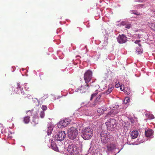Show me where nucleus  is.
Segmentation results:
<instances>
[{"instance_id":"nucleus-12","label":"nucleus","mask_w":155,"mask_h":155,"mask_svg":"<svg viewBox=\"0 0 155 155\" xmlns=\"http://www.w3.org/2000/svg\"><path fill=\"white\" fill-rule=\"evenodd\" d=\"M130 135L132 139L136 138L138 136V131L137 130H134L131 132Z\"/></svg>"},{"instance_id":"nucleus-18","label":"nucleus","mask_w":155,"mask_h":155,"mask_svg":"<svg viewBox=\"0 0 155 155\" xmlns=\"http://www.w3.org/2000/svg\"><path fill=\"white\" fill-rule=\"evenodd\" d=\"M121 24L122 25H123L125 26V28L128 29H129L130 28H131V25L130 24L124 23V22H121Z\"/></svg>"},{"instance_id":"nucleus-27","label":"nucleus","mask_w":155,"mask_h":155,"mask_svg":"<svg viewBox=\"0 0 155 155\" xmlns=\"http://www.w3.org/2000/svg\"><path fill=\"white\" fill-rule=\"evenodd\" d=\"M98 103V101H96V100H95L94 102L92 104L91 106L92 107H94L97 105Z\"/></svg>"},{"instance_id":"nucleus-41","label":"nucleus","mask_w":155,"mask_h":155,"mask_svg":"<svg viewBox=\"0 0 155 155\" xmlns=\"http://www.w3.org/2000/svg\"><path fill=\"white\" fill-rule=\"evenodd\" d=\"M108 101V102H110V101L109 100H107V102Z\"/></svg>"},{"instance_id":"nucleus-8","label":"nucleus","mask_w":155,"mask_h":155,"mask_svg":"<svg viewBox=\"0 0 155 155\" xmlns=\"http://www.w3.org/2000/svg\"><path fill=\"white\" fill-rule=\"evenodd\" d=\"M115 120L114 119H110L107 122V129L111 130L114 127V126L115 124Z\"/></svg>"},{"instance_id":"nucleus-37","label":"nucleus","mask_w":155,"mask_h":155,"mask_svg":"<svg viewBox=\"0 0 155 155\" xmlns=\"http://www.w3.org/2000/svg\"><path fill=\"white\" fill-rule=\"evenodd\" d=\"M120 86V84L118 82V83L117 84L115 85V87L117 88H118Z\"/></svg>"},{"instance_id":"nucleus-16","label":"nucleus","mask_w":155,"mask_h":155,"mask_svg":"<svg viewBox=\"0 0 155 155\" xmlns=\"http://www.w3.org/2000/svg\"><path fill=\"white\" fill-rule=\"evenodd\" d=\"M106 110V109L104 108L103 107H101L100 108H99L97 110V112L101 114H103L104 111Z\"/></svg>"},{"instance_id":"nucleus-1","label":"nucleus","mask_w":155,"mask_h":155,"mask_svg":"<svg viewBox=\"0 0 155 155\" xmlns=\"http://www.w3.org/2000/svg\"><path fill=\"white\" fill-rule=\"evenodd\" d=\"M81 135L85 140H89L93 135V130L89 127H85L82 129Z\"/></svg>"},{"instance_id":"nucleus-32","label":"nucleus","mask_w":155,"mask_h":155,"mask_svg":"<svg viewBox=\"0 0 155 155\" xmlns=\"http://www.w3.org/2000/svg\"><path fill=\"white\" fill-rule=\"evenodd\" d=\"M41 109L43 110H45L47 109V107L45 105H42L41 107Z\"/></svg>"},{"instance_id":"nucleus-42","label":"nucleus","mask_w":155,"mask_h":155,"mask_svg":"<svg viewBox=\"0 0 155 155\" xmlns=\"http://www.w3.org/2000/svg\"><path fill=\"white\" fill-rule=\"evenodd\" d=\"M141 5V6H143V5Z\"/></svg>"},{"instance_id":"nucleus-29","label":"nucleus","mask_w":155,"mask_h":155,"mask_svg":"<svg viewBox=\"0 0 155 155\" xmlns=\"http://www.w3.org/2000/svg\"><path fill=\"white\" fill-rule=\"evenodd\" d=\"M101 97V93H99L98 94V95L97 96V97L96 99H95V100H96V101H98L99 102V100Z\"/></svg>"},{"instance_id":"nucleus-5","label":"nucleus","mask_w":155,"mask_h":155,"mask_svg":"<svg viewBox=\"0 0 155 155\" xmlns=\"http://www.w3.org/2000/svg\"><path fill=\"white\" fill-rule=\"evenodd\" d=\"M66 136L65 132L61 131L59 132L57 134L55 135L54 140L55 141H61L64 140Z\"/></svg>"},{"instance_id":"nucleus-22","label":"nucleus","mask_w":155,"mask_h":155,"mask_svg":"<svg viewBox=\"0 0 155 155\" xmlns=\"http://www.w3.org/2000/svg\"><path fill=\"white\" fill-rule=\"evenodd\" d=\"M153 30L155 31V24L152 23H149L148 25Z\"/></svg>"},{"instance_id":"nucleus-20","label":"nucleus","mask_w":155,"mask_h":155,"mask_svg":"<svg viewBox=\"0 0 155 155\" xmlns=\"http://www.w3.org/2000/svg\"><path fill=\"white\" fill-rule=\"evenodd\" d=\"M112 109L113 110L110 111V113H108V114L115 115L118 113L117 110H114L115 109L114 107H113Z\"/></svg>"},{"instance_id":"nucleus-44","label":"nucleus","mask_w":155,"mask_h":155,"mask_svg":"<svg viewBox=\"0 0 155 155\" xmlns=\"http://www.w3.org/2000/svg\"><path fill=\"white\" fill-rule=\"evenodd\" d=\"M110 107V108H112V107Z\"/></svg>"},{"instance_id":"nucleus-14","label":"nucleus","mask_w":155,"mask_h":155,"mask_svg":"<svg viewBox=\"0 0 155 155\" xmlns=\"http://www.w3.org/2000/svg\"><path fill=\"white\" fill-rule=\"evenodd\" d=\"M114 87V86L112 84H110L108 85V88L107 90V94H109L112 91Z\"/></svg>"},{"instance_id":"nucleus-17","label":"nucleus","mask_w":155,"mask_h":155,"mask_svg":"<svg viewBox=\"0 0 155 155\" xmlns=\"http://www.w3.org/2000/svg\"><path fill=\"white\" fill-rule=\"evenodd\" d=\"M145 116L149 119H153L154 118V116L153 114L148 113L146 114Z\"/></svg>"},{"instance_id":"nucleus-10","label":"nucleus","mask_w":155,"mask_h":155,"mask_svg":"<svg viewBox=\"0 0 155 155\" xmlns=\"http://www.w3.org/2000/svg\"><path fill=\"white\" fill-rule=\"evenodd\" d=\"M18 86L17 87L18 90V93H17L18 94L20 95V96L22 97H24L23 96L25 94L24 92V91L23 90L22 88H21V87L20 86V84L18 83L17 84Z\"/></svg>"},{"instance_id":"nucleus-11","label":"nucleus","mask_w":155,"mask_h":155,"mask_svg":"<svg viewBox=\"0 0 155 155\" xmlns=\"http://www.w3.org/2000/svg\"><path fill=\"white\" fill-rule=\"evenodd\" d=\"M101 138L102 142L104 144L107 143V134L102 132L101 133Z\"/></svg>"},{"instance_id":"nucleus-4","label":"nucleus","mask_w":155,"mask_h":155,"mask_svg":"<svg viewBox=\"0 0 155 155\" xmlns=\"http://www.w3.org/2000/svg\"><path fill=\"white\" fill-rule=\"evenodd\" d=\"M71 121V120L68 118L65 119L60 121L58 124V127L60 128L66 127Z\"/></svg>"},{"instance_id":"nucleus-26","label":"nucleus","mask_w":155,"mask_h":155,"mask_svg":"<svg viewBox=\"0 0 155 155\" xmlns=\"http://www.w3.org/2000/svg\"><path fill=\"white\" fill-rule=\"evenodd\" d=\"M52 146H51L52 149L55 151H57L58 150V147L57 146V145L56 144L54 145H52Z\"/></svg>"},{"instance_id":"nucleus-2","label":"nucleus","mask_w":155,"mask_h":155,"mask_svg":"<svg viewBox=\"0 0 155 155\" xmlns=\"http://www.w3.org/2000/svg\"><path fill=\"white\" fill-rule=\"evenodd\" d=\"M68 134L69 139L74 140L78 136V131L76 128L72 127L68 130Z\"/></svg>"},{"instance_id":"nucleus-39","label":"nucleus","mask_w":155,"mask_h":155,"mask_svg":"<svg viewBox=\"0 0 155 155\" xmlns=\"http://www.w3.org/2000/svg\"><path fill=\"white\" fill-rule=\"evenodd\" d=\"M28 113L29 112L31 114H32V113H31V111H28L27 112Z\"/></svg>"},{"instance_id":"nucleus-35","label":"nucleus","mask_w":155,"mask_h":155,"mask_svg":"<svg viewBox=\"0 0 155 155\" xmlns=\"http://www.w3.org/2000/svg\"><path fill=\"white\" fill-rule=\"evenodd\" d=\"M129 120L130 121L131 123L133 124L135 123V121L134 120L133 118H130L129 119Z\"/></svg>"},{"instance_id":"nucleus-38","label":"nucleus","mask_w":155,"mask_h":155,"mask_svg":"<svg viewBox=\"0 0 155 155\" xmlns=\"http://www.w3.org/2000/svg\"><path fill=\"white\" fill-rule=\"evenodd\" d=\"M133 13L134 14H135V15H140V13H139L138 12Z\"/></svg>"},{"instance_id":"nucleus-6","label":"nucleus","mask_w":155,"mask_h":155,"mask_svg":"<svg viewBox=\"0 0 155 155\" xmlns=\"http://www.w3.org/2000/svg\"><path fill=\"white\" fill-rule=\"evenodd\" d=\"M92 72L90 71H87L85 73L84 75V80L85 83H88L89 82L92 78Z\"/></svg>"},{"instance_id":"nucleus-36","label":"nucleus","mask_w":155,"mask_h":155,"mask_svg":"<svg viewBox=\"0 0 155 155\" xmlns=\"http://www.w3.org/2000/svg\"><path fill=\"white\" fill-rule=\"evenodd\" d=\"M32 121L35 124H38V121H36V118L35 117H33Z\"/></svg>"},{"instance_id":"nucleus-3","label":"nucleus","mask_w":155,"mask_h":155,"mask_svg":"<svg viewBox=\"0 0 155 155\" xmlns=\"http://www.w3.org/2000/svg\"><path fill=\"white\" fill-rule=\"evenodd\" d=\"M68 151L72 155H78L79 153V149L77 146L74 144L69 145L68 147Z\"/></svg>"},{"instance_id":"nucleus-13","label":"nucleus","mask_w":155,"mask_h":155,"mask_svg":"<svg viewBox=\"0 0 155 155\" xmlns=\"http://www.w3.org/2000/svg\"><path fill=\"white\" fill-rule=\"evenodd\" d=\"M145 135L147 137H149L152 136L153 134V130L151 129H149L145 131Z\"/></svg>"},{"instance_id":"nucleus-7","label":"nucleus","mask_w":155,"mask_h":155,"mask_svg":"<svg viewBox=\"0 0 155 155\" xmlns=\"http://www.w3.org/2000/svg\"><path fill=\"white\" fill-rule=\"evenodd\" d=\"M89 87V84L88 83H86L85 84H83L78 88L77 90V92H79L80 93H83L85 92L88 89Z\"/></svg>"},{"instance_id":"nucleus-33","label":"nucleus","mask_w":155,"mask_h":155,"mask_svg":"<svg viewBox=\"0 0 155 155\" xmlns=\"http://www.w3.org/2000/svg\"><path fill=\"white\" fill-rule=\"evenodd\" d=\"M120 88L121 91H124V89L125 88H124V86L123 85H121L120 86Z\"/></svg>"},{"instance_id":"nucleus-30","label":"nucleus","mask_w":155,"mask_h":155,"mask_svg":"<svg viewBox=\"0 0 155 155\" xmlns=\"http://www.w3.org/2000/svg\"><path fill=\"white\" fill-rule=\"evenodd\" d=\"M107 34L108 37H110L112 36L113 35L112 30L110 31L109 33H107Z\"/></svg>"},{"instance_id":"nucleus-40","label":"nucleus","mask_w":155,"mask_h":155,"mask_svg":"<svg viewBox=\"0 0 155 155\" xmlns=\"http://www.w3.org/2000/svg\"><path fill=\"white\" fill-rule=\"evenodd\" d=\"M50 134L49 133V132H48V135H49Z\"/></svg>"},{"instance_id":"nucleus-34","label":"nucleus","mask_w":155,"mask_h":155,"mask_svg":"<svg viewBox=\"0 0 155 155\" xmlns=\"http://www.w3.org/2000/svg\"><path fill=\"white\" fill-rule=\"evenodd\" d=\"M56 141H55V140L54 141L53 140H52L51 142V146H52V145H54L56 143Z\"/></svg>"},{"instance_id":"nucleus-28","label":"nucleus","mask_w":155,"mask_h":155,"mask_svg":"<svg viewBox=\"0 0 155 155\" xmlns=\"http://www.w3.org/2000/svg\"><path fill=\"white\" fill-rule=\"evenodd\" d=\"M45 115V113L43 111H41L40 114V116L41 118H43L44 117Z\"/></svg>"},{"instance_id":"nucleus-43","label":"nucleus","mask_w":155,"mask_h":155,"mask_svg":"<svg viewBox=\"0 0 155 155\" xmlns=\"http://www.w3.org/2000/svg\"><path fill=\"white\" fill-rule=\"evenodd\" d=\"M105 124L106 125H107V122H106L105 123Z\"/></svg>"},{"instance_id":"nucleus-19","label":"nucleus","mask_w":155,"mask_h":155,"mask_svg":"<svg viewBox=\"0 0 155 155\" xmlns=\"http://www.w3.org/2000/svg\"><path fill=\"white\" fill-rule=\"evenodd\" d=\"M136 51L138 54H139L142 53L143 52V50L141 48V47H136Z\"/></svg>"},{"instance_id":"nucleus-21","label":"nucleus","mask_w":155,"mask_h":155,"mask_svg":"<svg viewBox=\"0 0 155 155\" xmlns=\"http://www.w3.org/2000/svg\"><path fill=\"white\" fill-rule=\"evenodd\" d=\"M30 121V117L26 116L24 118V121L25 124L28 123Z\"/></svg>"},{"instance_id":"nucleus-24","label":"nucleus","mask_w":155,"mask_h":155,"mask_svg":"<svg viewBox=\"0 0 155 155\" xmlns=\"http://www.w3.org/2000/svg\"><path fill=\"white\" fill-rule=\"evenodd\" d=\"M124 93L127 94H129L130 93V89L127 88H125L124 91Z\"/></svg>"},{"instance_id":"nucleus-9","label":"nucleus","mask_w":155,"mask_h":155,"mask_svg":"<svg viewBox=\"0 0 155 155\" xmlns=\"http://www.w3.org/2000/svg\"><path fill=\"white\" fill-rule=\"evenodd\" d=\"M117 40L119 43H124L126 42L127 40L126 36L122 34L119 35L117 38Z\"/></svg>"},{"instance_id":"nucleus-15","label":"nucleus","mask_w":155,"mask_h":155,"mask_svg":"<svg viewBox=\"0 0 155 155\" xmlns=\"http://www.w3.org/2000/svg\"><path fill=\"white\" fill-rule=\"evenodd\" d=\"M115 145L113 144H108L107 146V150L109 151H111L115 148Z\"/></svg>"},{"instance_id":"nucleus-31","label":"nucleus","mask_w":155,"mask_h":155,"mask_svg":"<svg viewBox=\"0 0 155 155\" xmlns=\"http://www.w3.org/2000/svg\"><path fill=\"white\" fill-rule=\"evenodd\" d=\"M128 101H129V99L128 98L126 97L124 101V103L125 104H127L128 102Z\"/></svg>"},{"instance_id":"nucleus-23","label":"nucleus","mask_w":155,"mask_h":155,"mask_svg":"<svg viewBox=\"0 0 155 155\" xmlns=\"http://www.w3.org/2000/svg\"><path fill=\"white\" fill-rule=\"evenodd\" d=\"M99 94L98 91L96 90L95 92L91 95V100H92L94 97L96 96L97 95H98Z\"/></svg>"},{"instance_id":"nucleus-25","label":"nucleus","mask_w":155,"mask_h":155,"mask_svg":"<svg viewBox=\"0 0 155 155\" xmlns=\"http://www.w3.org/2000/svg\"><path fill=\"white\" fill-rule=\"evenodd\" d=\"M141 41V40H136L135 41L134 43L136 44H137L139 46V47H141V45L140 44V42Z\"/></svg>"}]
</instances>
